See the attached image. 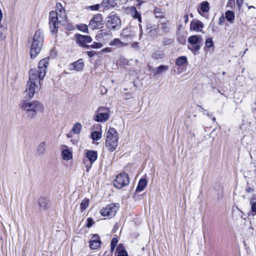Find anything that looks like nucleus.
<instances>
[{
    "label": "nucleus",
    "mask_w": 256,
    "mask_h": 256,
    "mask_svg": "<svg viewBox=\"0 0 256 256\" xmlns=\"http://www.w3.org/2000/svg\"><path fill=\"white\" fill-rule=\"evenodd\" d=\"M49 58H45L40 61L38 70L34 68L29 71V80L24 91L26 98L31 99L34 94L40 90V81L46 76Z\"/></svg>",
    "instance_id": "nucleus-1"
},
{
    "label": "nucleus",
    "mask_w": 256,
    "mask_h": 256,
    "mask_svg": "<svg viewBox=\"0 0 256 256\" xmlns=\"http://www.w3.org/2000/svg\"><path fill=\"white\" fill-rule=\"evenodd\" d=\"M20 108L26 112V115L31 118L34 117L38 112H42L44 110L43 105L38 100L32 102L24 100Z\"/></svg>",
    "instance_id": "nucleus-2"
},
{
    "label": "nucleus",
    "mask_w": 256,
    "mask_h": 256,
    "mask_svg": "<svg viewBox=\"0 0 256 256\" xmlns=\"http://www.w3.org/2000/svg\"><path fill=\"white\" fill-rule=\"evenodd\" d=\"M44 36L42 32L38 30L33 36L30 51V56L32 58H35L40 52L44 42Z\"/></svg>",
    "instance_id": "nucleus-3"
},
{
    "label": "nucleus",
    "mask_w": 256,
    "mask_h": 256,
    "mask_svg": "<svg viewBox=\"0 0 256 256\" xmlns=\"http://www.w3.org/2000/svg\"><path fill=\"white\" fill-rule=\"evenodd\" d=\"M118 134L113 128H110L106 134V146L108 150L114 152L118 146Z\"/></svg>",
    "instance_id": "nucleus-4"
},
{
    "label": "nucleus",
    "mask_w": 256,
    "mask_h": 256,
    "mask_svg": "<svg viewBox=\"0 0 256 256\" xmlns=\"http://www.w3.org/2000/svg\"><path fill=\"white\" fill-rule=\"evenodd\" d=\"M107 19L106 25L108 28L112 30H116L120 28L121 20L116 14L112 12L109 14Z\"/></svg>",
    "instance_id": "nucleus-5"
},
{
    "label": "nucleus",
    "mask_w": 256,
    "mask_h": 256,
    "mask_svg": "<svg viewBox=\"0 0 256 256\" xmlns=\"http://www.w3.org/2000/svg\"><path fill=\"white\" fill-rule=\"evenodd\" d=\"M56 14L54 11H51L49 14V27L50 32L52 34H56L58 33L60 24H64L62 21L58 20Z\"/></svg>",
    "instance_id": "nucleus-6"
},
{
    "label": "nucleus",
    "mask_w": 256,
    "mask_h": 256,
    "mask_svg": "<svg viewBox=\"0 0 256 256\" xmlns=\"http://www.w3.org/2000/svg\"><path fill=\"white\" fill-rule=\"evenodd\" d=\"M108 108L104 106H100L95 112L94 120L98 122H104L110 118V114L108 112Z\"/></svg>",
    "instance_id": "nucleus-7"
},
{
    "label": "nucleus",
    "mask_w": 256,
    "mask_h": 256,
    "mask_svg": "<svg viewBox=\"0 0 256 256\" xmlns=\"http://www.w3.org/2000/svg\"><path fill=\"white\" fill-rule=\"evenodd\" d=\"M86 158L83 159V162L85 166L86 172H88L92 168V164L98 158L97 152L88 150L86 152Z\"/></svg>",
    "instance_id": "nucleus-8"
},
{
    "label": "nucleus",
    "mask_w": 256,
    "mask_h": 256,
    "mask_svg": "<svg viewBox=\"0 0 256 256\" xmlns=\"http://www.w3.org/2000/svg\"><path fill=\"white\" fill-rule=\"evenodd\" d=\"M130 182L128 176L125 172L118 174L114 182V186L118 188H121L128 184Z\"/></svg>",
    "instance_id": "nucleus-9"
},
{
    "label": "nucleus",
    "mask_w": 256,
    "mask_h": 256,
    "mask_svg": "<svg viewBox=\"0 0 256 256\" xmlns=\"http://www.w3.org/2000/svg\"><path fill=\"white\" fill-rule=\"evenodd\" d=\"M188 42L189 44L192 45V48L188 46V48L194 52H196L200 50L201 47L202 40L200 36L192 35L188 38Z\"/></svg>",
    "instance_id": "nucleus-10"
},
{
    "label": "nucleus",
    "mask_w": 256,
    "mask_h": 256,
    "mask_svg": "<svg viewBox=\"0 0 256 256\" xmlns=\"http://www.w3.org/2000/svg\"><path fill=\"white\" fill-rule=\"evenodd\" d=\"M76 43L79 46L88 48H90V46L86 44L90 43L92 42V38L87 35H82L79 34H76L74 36Z\"/></svg>",
    "instance_id": "nucleus-11"
},
{
    "label": "nucleus",
    "mask_w": 256,
    "mask_h": 256,
    "mask_svg": "<svg viewBox=\"0 0 256 256\" xmlns=\"http://www.w3.org/2000/svg\"><path fill=\"white\" fill-rule=\"evenodd\" d=\"M103 25L102 15L100 14L94 15L89 24L90 27L92 30L100 29Z\"/></svg>",
    "instance_id": "nucleus-12"
},
{
    "label": "nucleus",
    "mask_w": 256,
    "mask_h": 256,
    "mask_svg": "<svg viewBox=\"0 0 256 256\" xmlns=\"http://www.w3.org/2000/svg\"><path fill=\"white\" fill-rule=\"evenodd\" d=\"M118 208L116 204L112 203L103 208L100 211L102 216H114L118 210Z\"/></svg>",
    "instance_id": "nucleus-13"
},
{
    "label": "nucleus",
    "mask_w": 256,
    "mask_h": 256,
    "mask_svg": "<svg viewBox=\"0 0 256 256\" xmlns=\"http://www.w3.org/2000/svg\"><path fill=\"white\" fill-rule=\"evenodd\" d=\"M56 11H54V12L57 14L56 17L58 18V20L64 24L67 19L65 10L60 2L56 4Z\"/></svg>",
    "instance_id": "nucleus-14"
},
{
    "label": "nucleus",
    "mask_w": 256,
    "mask_h": 256,
    "mask_svg": "<svg viewBox=\"0 0 256 256\" xmlns=\"http://www.w3.org/2000/svg\"><path fill=\"white\" fill-rule=\"evenodd\" d=\"M112 37V34L110 30H100L98 31L96 36V39L98 40H106Z\"/></svg>",
    "instance_id": "nucleus-15"
},
{
    "label": "nucleus",
    "mask_w": 256,
    "mask_h": 256,
    "mask_svg": "<svg viewBox=\"0 0 256 256\" xmlns=\"http://www.w3.org/2000/svg\"><path fill=\"white\" fill-rule=\"evenodd\" d=\"M102 244L100 236L98 234H92L90 241V247L92 250L98 249Z\"/></svg>",
    "instance_id": "nucleus-16"
},
{
    "label": "nucleus",
    "mask_w": 256,
    "mask_h": 256,
    "mask_svg": "<svg viewBox=\"0 0 256 256\" xmlns=\"http://www.w3.org/2000/svg\"><path fill=\"white\" fill-rule=\"evenodd\" d=\"M203 28V23L199 20H192L190 22V30H194L196 32H201Z\"/></svg>",
    "instance_id": "nucleus-17"
},
{
    "label": "nucleus",
    "mask_w": 256,
    "mask_h": 256,
    "mask_svg": "<svg viewBox=\"0 0 256 256\" xmlns=\"http://www.w3.org/2000/svg\"><path fill=\"white\" fill-rule=\"evenodd\" d=\"M38 204L40 210H46L50 207L49 202L47 198L43 197L38 200Z\"/></svg>",
    "instance_id": "nucleus-18"
},
{
    "label": "nucleus",
    "mask_w": 256,
    "mask_h": 256,
    "mask_svg": "<svg viewBox=\"0 0 256 256\" xmlns=\"http://www.w3.org/2000/svg\"><path fill=\"white\" fill-rule=\"evenodd\" d=\"M120 36L123 40H130L133 38L134 34L130 32V28H126L122 30Z\"/></svg>",
    "instance_id": "nucleus-19"
},
{
    "label": "nucleus",
    "mask_w": 256,
    "mask_h": 256,
    "mask_svg": "<svg viewBox=\"0 0 256 256\" xmlns=\"http://www.w3.org/2000/svg\"><path fill=\"white\" fill-rule=\"evenodd\" d=\"M116 4L114 0H103L100 6L105 10L114 8Z\"/></svg>",
    "instance_id": "nucleus-20"
},
{
    "label": "nucleus",
    "mask_w": 256,
    "mask_h": 256,
    "mask_svg": "<svg viewBox=\"0 0 256 256\" xmlns=\"http://www.w3.org/2000/svg\"><path fill=\"white\" fill-rule=\"evenodd\" d=\"M148 181L146 178H142L140 180L136 192H139L142 191L146 186Z\"/></svg>",
    "instance_id": "nucleus-21"
},
{
    "label": "nucleus",
    "mask_w": 256,
    "mask_h": 256,
    "mask_svg": "<svg viewBox=\"0 0 256 256\" xmlns=\"http://www.w3.org/2000/svg\"><path fill=\"white\" fill-rule=\"evenodd\" d=\"M116 252L118 256H128L127 251L122 244H120L116 248Z\"/></svg>",
    "instance_id": "nucleus-22"
},
{
    "label": "nucleus",
    "mask_w": 256,
    "mask_h": 256,
    "mask_svg": "<svg viewBox=\"0 0 256 256\" xmlns=\"http://www.w3.org/2000/svg\"><path fill=\"white\" fill-rule=\"evenodd\" d=\"M72 65L74 67V69L77 71L81 70L84 67V63L82 59H79L77 61L73 62Z\"/></svg>",
    "instance_id": "nucleus-23"
},
{
    "label": "nucleus",
    "mask_w": 256,
    "mask_h": 256,
    "mask_svg": "<svg viewBox=\"0 0 256 256\" xmlns=\"http://www.w3.org/2000/svg\"><path fill=\"white\" fill-rule=\"evenodd\" d=\"M126 44L122 42L119 38H115L110 43V46L116 48H120L126 46Z\"/></svg>",
    "instance_id": "nucleus-24"
},
{
    "label": "nucleus",
    "mask_w": 256,
    "mask_h": 256,
    "mask_svg": "<svg viewBox=\"0 0 256 256\" xmlns=\"http://www.w3.org/2000/svg\"><path fill=\"white\" fill-rule=\"evenodd\" d=\"M226 18L230 23H233L235 16L234 12L232 10H227L225 13Z\"/></svg>",
    "instance_id": "nucleus-25"
},
{
    "label": "nucleus",
    "mask_w": 256,
    "mask_h": 256,
    "mask_svg": "<svg viewBox=\"0 0 256 256\" xmlns=\"http://www.w3.org/2000/svg\"><path fill=\"white\" fill-rule=\"evenodd\" d=\"M186 63H188L187 58L186 56H180L177 58L176 60L175 64L178 66L184 65Z\"/></svg>",
    "instance_id": "nucleus-26"
},
{
    "label": "nucleus",
    "mask_w": 256,
    "mask_h": 256,
    "mask_svg": "<svg viewBox=\"0 0 256 256\" xmlns=\"http://www.w3.org/2000/svg\"><path fill=\"white\" fill-rule=\"evenodd\" d=\"M251 212L253 216L256 215V196H254L250 200Z\"/></svg>",
    "instance_id": "nucleus-27"
},
{
    "label": "nucleus",
    "mask_w": 256,
    "mask_h": 256,
    "mask_svg": "<svg viewBox=\"0 0 256 256\" xmlns=\"http://www.w3.org/2000/svg\"><path fill=\"white\" fill-rule=\"evenodd\" d=\"M46 143L44 142H41L37 148V153L39 155L43 154L46 151Z\"/></svg>",
    "instance_id": "nucleus-28"
},
{
    "label": "nucleus",
    "mask_w": 256,
    "mask_h": 256,
    "mask_svg": "<svg viewBox=\"0 0 256 256\" xmlns=\"http://www.w3.org/2000/svg\"><path fill=\"white\" fill-rule=\"evenodd\" d=\"M62 156L64 160H69L72 157V154L68 149H65L62 151Z\"/></svg>",
    "instance_id": "nucleus-29"
},
{
    "label": "nucleus",
    "mask_w": 256,
    "mask_h": 256,
    "mask_svg": "<svg viewBox=\"0 0 256 256\" xmlns=\"http://www.w3.org/2000/svg\"><path fill=\"white\" fill-rule=\"evenodd\" d=\"M168 68V67L167 66L160 65L156 68L154 74H158L163 72L167 70Z\"/></svg>",
    "instance_id": "nucleus-30"
},
{
    "label": "nucleus",
    "mask_w": 256,
    "mask_h": 256,
    "mask_svg": "<svg viewBox=\"0 0 256 256\" xmlns=\"http://www.w3.org/2000/svg\"><path fill=\"white\" fill-rule=\"evenodd\" d=\"M200 10L203 12H208L210 10L209 4L207 1H204L200 3Z\"/></svg>",
    "instance_id": "nucleus-31"
},
{
    "label": "nucleus",
    "mask_w": 256,
    "mask_h": 256,
    "mask_svg": "<svg viewBox=\"0 0 256 256\" xmlns=\"http://www.w3.org/2000/svg\"><path fill=\"white\" fill-rule=\"evenodd\" d=\"M154 14L156 18H162L164 17V13L160 8H155L154 10Z\"/></svg>",
    "instance_id": "nucleus-32"
},
{
    "label": "nucleus",
    "mask_w": 256,
    "mask_h": 256,
    "mask_svg": "<svg viewBox=\"0 0 256 256\" xmlns=\"http://www.w3.org/2000/svg\"><path fill=\"white\" fill-rule=\"evenodd\" d=\"M90 138L93 140H98L102 138V133L98 131H94L91 133Z\"/></svg>",
    "instance_id": "nucleus-33"
},
{
    "label": "nucleus",
    "mask_w": 256,
    "mask_h": 256,
    "mask_svg": "<svg viewBox=\"0 0 256 256\" xmlns=\"http://www.w3.org/2000/svg\"><path fill=\"white\" fill-rule=\"evenodd\" d=\"M76 27L80 31H82L86 34L88 33V26L86 24H76Z\"/></svg>",
    "instance_id": "nucleus-34"
},
{
    "label": "nucleus",
    "mask_w": 256,
    "mask_h": 256,
    "mask_svg": "<svg viewBox=\"0 0 256 256\" xmlns=\"http://www.w3.org/2000/svg\"><path fill=\"white\" fill-rule=\"evenodd\" d=\"M82 128V125L80 123L76 124L72 127V131L74 133L76 134H78L80 132V130Z\"/></svg>",
    "instance_id": "nucleus-35"
},
{
    "label": "nucleus",
    "mask_w": 256,
    "mask_h": 256,
    "mask_svg": "<svg viewBox=\"0 0 256 256\" xmlns=\"http://www.w3.org/2000/svg\"><path fill=\"white\" fill-rule=\"evenodd\" d=\"M89 200L88 198H84L80 203V206L82 210L84 211L88 206Z\"/></svg>",
    "instance_id": "nucleus-36"
},
{
    "label": "nucleus",
    "mask_w": 256,
    "mask_h": 256,
    "mask_svg": "<svg viewBox=\"0 0 256 256\" xmlns=\"http://www.w3.org/2000/svg\"><path fill=\"white\" fill-rule=\"evenodd\" d=\"M174 42V39L164 38L162 40V44L164 46L170 45Z\"/></svg>",
    "instance_id": "nucleus-37"
},
{
    "label": "nucleus",
    "mask_w": 256,
    "mask_h": 256,
    "mask_svg": "<svg viewBox=\"0 0 256 256\" xmlns=\"http://www.w3.org/2000/svg\"><path fill=\"white\" fill-rule=\"evenodd\" d=\"M133 18L135 19H138V22H142V18L140 14L138 12L135 8L134 14L133 15Z\"/></svg>",
    "instance_id": "nucleus-38"
},
{
    "label": "nucleus",
    "mask_w": 256,
    "mask_h": 256,
    "mask_svg": "<svg viewBox=\"0 0 256 256\" xmlns=\"http://www.w3.org/2000/svg\"><path fill=\"white\" fill-rule=\"evenodd\" d=\"M213 44H213V42H212V38H208L206 39V46L207 48H210L212 46Z\"/></svg>",
    "instance_id": "nucleus-39"
},
{
    "label": "nucleus",
    "mask_w": 256,
    "mask_h": 256,
    "mask_svg": "<svg viewBox=\"0 0 256 256\" xmlns=\"http://www.w3.org/2000/svg\"><path fill=\"white\" fill-rule=\"evenodd\" d=\"M152 56L155 59H160L163 58L164 54L160 52H155L152 54Z\"/></svg>",
    "instance_id": "nucleus-40"
},
{
    "label": "nucleus",
    "mask_w": 256,
    "mask_h": 256,
    "mask_svg": "<svg viewBox=\"0 0 256 256\" xmlns=\"http://www.w3.org/2000/svg\"><path fill=\"white\" fill-rule=\"evenodd\" d=\"M102 46V44L101 43L94 42L93 44L90 46V47L92 48H99Z\"/></svg>",
    "instance_id": "nucleus-41"
},
{
    "label": "nucleus",
    "mask_w": 256,
    "mask_h": 256,
    "mask_svg": "<svg viewBox=\"0 0 256 256\" xmlns=\"http://www.w3.org/2000/svg\"><path fill=\"white\" fill-rule=\"evenodd\" d=\"M100 4H96L93 6H88L87 8L91 10H98L99 8Z\"/></svg>",
    "instance_id": "nucleus-42"
},
{
    "label": "nucleus",
    "mask_w": 256,
    "mask_h": 256,
    "mask_svg": "<svg viewBox=\"0 0 256 256\" xmlns=\"http://www.w3.org/2000/svg\"><path fill=\"white\" fill-rule=\"evenodd\" d=\"M87 224H86V227L87 228H90L92 226L93 224H94V221L93 219L92 218H87Z\"/></svg>",
    "instance_id": "nucleus-43"
},
{
    "label": "nucleus",
    "mask_w": 256,
    "mask_h": 256,
    "mask_svg": "<svg viewBox=\"0 0 256 256\" xmlns=\"http://www.w3.org/2000/svg\"><path fill=\"white\" fill-rule=\"evenodd\" d=\"M118 243V240L116 238H112L110 242V246L116 247L117 244Z\"/></svg>",
    "instance_id": "nucleus-44"
},
{
    "label": "nucleus",
    "mask_w": 256,
    "mask_h": 256,
    "mask_svg": "<svg viewBox=\"0 0 256 256\" xmlns=\"http://www.w3.org/2000/svg\"><path fill=\"white\" fill-rule=\"evenodd\" d=\"M198 106L202 110L201 112H202L203 114H206L210 116L209 112L206 110H204L201 106Z\"/></svg>",
    "instance_id": "nucleus-45"
},
{
    "label": "nucleus",
    "mask_w": 256,
    "mask_h": 256,
    "mask_svg": "<svg viewBox=\"0 0 256 256\" xmlns=\"http://www.w3.org/2000/svg\"><path fill=\"white\" fill-rule=\"evenodd\" d=\"M86 53L88 56L90 58H92L96 54L94 51H88Z\"/></svg>",
    "instance_id": "nucleus-46"
},
{
    "label": "nucleus",
    "mask_w": 256,
    "mask_h": 256,
    "mask_svg": "<svg viewBox=\"0 0 256 256\" xmlns=\"http://www.w3.org/2000/svg\"><path fill=\"white\" fill-rule=\"evenodd\" d=\"M224 22V18L223 16H221L218 20V24L222 25Z\"/></svg>",
    "instance_id": "nucleus-47"
},
{
    "label": "nucleus",
    "mask_w": 256,
    "mask_h": 256,
    "mask_svg": "<svg viewBox=\"0 0 256 256\" xmlns=\"http://www.w3.org/2000/svg\"><path fill=\"white\" fill-rule=\"evenodd\" d=\"M236 6L240 8L241 7L242 4L243 3V0H236Z\"/></svg>",
    "instance_id": "nucleus-48"
},
{
    "label": "nucleus",
    "mask_w": 256,
    "mask_h": 256,
    "mask_svg": "<svg viewBox=\"0 0 256 256\" xmlns=\"http://www.w3.org/2000/svg\"><path fill=\"white\" fill-rule=\"evenodd\" d=\"M102 52H112V50L110 48H106L102 50Z\"/></svg>",
    "instance_id": "nucleus-49"
},
{
    "label": "nucleus",
    "mask_w": 256,
    "mask_h": 256,
    "mask_svg": "<svg viewBox=\"0 0 256 256\" xmlns=\"http://www.w3.org/2000/svg\"><path fill=\"white\" fill-rule=\"evenodd\" d=\"M254 191V190L252 188H251L250 187L246 188V192L248 193L253 192Z\"/></svg>",
    "instance_id": "nucleus-50"
},
{
    "label": "nucleus",
    "mask_w": 256,
    "mask_h": 256,
    "mask_svg": "<svg viewBox=\"0 0 256 256\" xmlns=\"http://www.w3.org/2000/svg\"><path fill=\"white\" fill-rule=\"evenodd\" d=\"M162 29L163 31L165 32L167 30V26L166 24H162Z\"/></svg>",
    "instance_id": "nucleus-51"
},
{
    "label": "nucleus",
    "mask_w": 256,
    "mask_h": 256,
    "mask_svg": "<svg viewBox=\"0 0 256 256\" xmlns=\"http://www.w3.org/2000/svg\"><path fill=\"white\" fill-rule=\"evenodd\" d=\"M184 22L186 23L188 22V14H185L184 16Z\"/></svg>",
    "instance_id": "nucleus-52"
},
{
    "label": "nucleus",
    "mask_w": 256,
    "mask_h": 256,
    "mask_svg": "<svg viewBox=\"0 0 256 256\" xmlns=\"http://www.w3.org/2000/svg\"><path fill=\"white\" fill-rule=\"evenodd\" d=\"M115 248H116L114 247V246H110V253L111 254H112V252H114Z\"/></svg>",
    "instance_id": "nucleus-53"
},
{
    "label": "nucleus",
    "mask_w": 256,
    "mask_h": 256,
    "mask_svg": "<svg viewBox=\"0 0 256 256\" xmlns=\"http://www.w3.org/2000/svg\"><path fill=\"white\" fill-rule=\"evenodd\" d=\"M2 10L0 9V22L2 20Z\"/></svg>",
    "instance_id": "nucleus-54"
},
{
    "label": "nucleus",
    "mask_w": 256,
    "mask_h": 256,
    "mask_svg": "<svg viewBox=\"0 0 256 256\" xmlns=\"http://www.w3.org/2000/svg\"><path fill=\"white\" fill-rule=\"evenodd\" d=\"M74 26H70V28H68V30H74Z\"/></svg>",
    "instance_id": "nucleus-55"
},
{
    "label": "nucleus",
    "mask_w": 256,
    "mask_h": 256,
    "mask_svg": "<svg viewBox=\"0 0 256 256\" xmlns=\"http://www.w3.org/2000/svg\"><path fill=\"white\" fill-rule=\"evenodd\" d=\"M2 34H3L2 32H0V36L1 38L4 39V38H5V36H4V38H2Z\"/></svg>",
    "instance_id": "nucleus-56"
},
{
    "label": "nucleus",
    "mask_w": 256,
    "mask_h": 256,
    "mask_svg": "<svg viewBox=\"0 0 256 256\" xmlns=\"http://www.w3.org/2000/svg\"><path fill=\"white\" fill-rule=\"evenodd\" d=\"M218 198L220 197L222 198V193L218 194Z\"/></svg>",
    "instance_id": "nucleus-57"
},
{
    "label": "nucleus",
    "mask_w": 256,
    "mask_h": 256,
    "mask_svg": "<svg viewBox=\"0 0 256 256\" xmlns=\"http://www.w3.org/2000/svg\"><path fill=\"white\" fill-rule=\"evenodd\" d=\"M139 26H140V32H142V26H141L140 24Z\"/></svg>",
    "instance_id": "nucleus-58"
},
{
    "label": "nucleus",
    "mask_w": 256,
    "mask_h": 256,
    "mask_svg": "<svg viewBox=\"0 0 256 256\" xmlns=\"http://www.w3.org/2000/svg\"><path fill=\"white\" fill-rule=\"evenodd\" d=\"M138 46V43H134V44H133V46Z\"/></svg>",
    "instance_id": "nucleus-59"
},
{
    "label": "nucleus",
    "mask_w": 256,
    "mask_h": 256,
    "mask_svg": "<svg viewBox=\"0 0 256 256\" xmlns=\"http://www.w3.org/2000/svg\"><path fill=\"white\" fill-rule=\"evenodd\" d=\"M184 42H180V43L182 44H184L186 41H185V40H184Z\"/></svg>",
    "instance_id": "nucleus-60"
},
{
    "label": "nucleus",
    "mask_w": 256,
    "mask_h": 256,
    "mask_svg": "<svg viewBox=\"0 0 256 256\" xmlns=\"http://www.w3.org/2000/svg\"><path fill=\"white\" fill-rule=\"evenodd\" d=\"M248 50V48H246V49L245 50V51L244 52V54H242V56H244V54L246 53V51H247Z\"/></svg>",
    "instance_id": "nucleus-61"
},
{
    "label": "nucleus",
    "mask_w": 256,
    "mask_h": 256,
    "mask_svg": "<svg viewBox=\"0 0 256 256\" xmlns=\"http://www.w3.org/2000/svg\"><path fill=\"white\" fill-rule=\"evenodd\" d=\"M252 8H254V6H248V9H250Z\"/></svg>",
    "instance_id": "nucleus-62"
},
{
    "label": "nucleus",
    "mask_w": 256,
    "mask_h": 256,
    "mask_svg": "<svg viewBox=\"0 0 256 256\" xmlns=\"http://www.w3.org/2000/svg\"><path fill=\"white\" fill-rule=\"evenodd\" d=\"M212 120L213 121H216V118H212Z\"/></svg>",
    "instance_id": "nucleus-63"
},
{
    "label": "nucleus",
    "mask_w": 256,
    "mask_h": 256,
    "mask_svg": "<svg viewBox=\"0 0 256 256\" xmlns=\"http://www.w3.org/2000/svg\"><path fill=\"white\" fill-rule=\"evenodd\" d=\"M68 137L70 138V135L68 134Z\"/></svg>",
    "instance_id": "nucleus-64"
}]
</instances>
